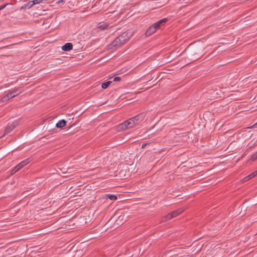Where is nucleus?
I'll use <instances>...</instances> for the list:
<instances>
[{"mask_svg": "<svg viewBox=\"0 0 257 257\" xmlns=\"http://www.w3.org/2000/svg\"><path fill=\"white\" fill-rule=\"evenodd\" d=\"M133 32L131 31H126L122 33L121 35H119L117 38L119 40L120 44L122 45L127 41H128L132 36Z\"/></svg>", "mask_w": 257, "mask_h": 257, "instance_id": "f257e3e1", "label": "nucleus"}, {"mask_svg": "<svg viewBox=\"0 0 257 257\" xmlns=\"http://www.w3.org/2000/svg\"><path fill=\"white\" fill-rule=\"evenodd\" d=\"M32 161V159L30 158H27L24 161L20 162L19 164H18L12 171V174H14L16 173L17 172L19 171L20 169H21L22 168H23L24 166L28 164L31 161Z\"/></svg>", "mask_w": 257, "mask_h": 257, "instance_id": "f03ea898", "label": "nucleus"}, {"mask_svg": "<svg viewBox=\"0 0 257 257\" xmlns=\"http://www.w3.org/2000/svg\"><path fill=\"white\" fill-rule=\"evenodd\" d=\"M135 126L134 122L133 121V119L131 118L128 119V120L124 121L123 122L120 124L118 126L119 129L121 130H126L128 128H132Z\"/></svg>", "mask_w": 257, "mask_h": 257, "instance_id": "7ed1b4c3", "label": "nucleus"}, {"mask_svg": "<svg viewBox=\"0 0 257 257\" xmlns=\"http://www.w3.org/2000/svg\"><path fill=\"white\" fill-rule=\"evenodd\" d=\"M183 210L181 208H179L176 210L173 211L172 212L169 213L165 217V220H168L171 219V218H173L174 217H175L179 215L180 213H181L183 212Z\"/></svg>", "mask_w": 257, "mask_h": 257, "instance_id": "20e7f679", "label": "nucleus"}, {"mask_svg": "<svg viewBox=\"0 0 257 257\" xmlns=\"http://www.w3.org/2000/svg\"><path fill=\"white\" fill-rule=\"evenodd\" d=\"M145 117L146 113H141L133 117H132L131 118L133 119V121L134 122V124L135 125L142 121L145 119Z\"/></svg>", "mask_w": 257, "mask_h": 257, "instance_id": "39448f33", "label": "nucleus"}, {"mask_svg": "<svg viewBox=\"0 0 257 257\" xmlns=\"http://www.w3.org/2000/svg\"><path fill=\"white\" fill-rule=\"evenodd\" d=\"M19 125V123L17 121L13 122L12 123H9L6 130H5V134H9L10 133L12 130H13L14 128H15L18 125Z\"/></svg>", "mask_w": 257, "mask_h": 257, "instance_id": "423d86ee", "label": "nucleus"}, {"mask_svg": "<svg viewBox=\"0 0 257 257\" xmlns=\"http://www.w3.org/2000/svg\"><path fill=\"white\" fill-rule=\"evenodd\" d=\"M121 46L119 40L116 38L110 44L108 45L109 49H116Z\"/></svg>", "mask_w": 257, "mask_h": 257, "instance_id": "0eeeda50", "label": "nucleus"}, {"mask_svg": "<svg viewBox=\"0 0 257 257\" xmlns=\"http://www.w3.org/2000/svg\"><path fill=\"white\" fill-rule=\"evenodd\" d=\"M158 29L156 27L152 25L146 31L145 33L146 37L149 36L154 34Z\"/></svg>", "mask_w": 257, "mask_h": 257, "instance_id": "6e6552de", "label": "nucleus"}, {"mask_svg": "<svg viewBox=\"0 0 257 257\" xmlns=\"http://www.w3.org/2000/svg\"><path fill=\"white\" fill-rule=\"evenodd\" d=\"M168 19L167 18H164L155 23L153 25L155 26L157 29H158L161 25H164L166 22H168Z\"/></svg>", "mask_w": 257, "mask_h": 257, "instance_id": "1a4fd4ad", "label": "nucleus"}, {"mask_svg": "<svg viewBox=\"0 0 257 257\" xmlns=\"http://www.w3.org/2000/svg\"><path fill=\"white\" fill-rule=\"evenodd\" d=\"M73 49V45L71 43H67L62 47V49L64 51H69Z\"/></svg>", "mask_w": 257, "mask_h": 257, "instance_id": "9d476101", "label": "nucleus"}, {"mask_svg": "<svg viewBox=\"0 0 257 257\" xmlns=\"http://www.w3.org/2000/svg\"><path fill=\"white\" fill-rule=\"evenodd\" d=\"M16 96V94H13V93H12L11 92H10L9 93H8L7 94L5 95L2 98V100L3 101H6L7 100H9L11 98H12L15 97Z\"/></svg>", "mask_w": 257, "mask_h": 257, "instance_id": "9b49d317", "label": "nucleus"}, {"mask_svg": "<svg viewBox=\"0 0 257 257\" xmlns=\"http://www.w3.org/2000/svg\"><path fill=\"white\" fill-rule=\"evenodd\" d=\"M108 27L109 25L106 23L102 22L99 23L98 25V28L101 30H107Z\"/></svg>", "mask_w": 257, "mask_h": 257, "instance_id": "f8f14e48", "label": "nucleus"}, {"mask_svg": "<svg viewBox=\"0 0 257 257\" xmlns=\"http://www.w3.org/2000/svg\"><path fill=\"white\" fill-rule=\"evenodd\" d=\"M66 121L64 119H62L58 121V122L56 124V126L57 128H62L66 125Z\"/></svg>", "mask_w": 257, "mask_h": 257, "instance_id": "ddd939ff", "label": "nucleus"}, {"mask_svg": "<svg viewBox=\"0 0 257 257\" xmlns=\"http://www.w3.org/2000/svg\"><path fill=\"white\" fill-rule=\"evenodd\" d=\"M32 6H33V5L32 4V1H30L28 3H27L26 4H25V5H24L23 6H22L20 8V10H22L26 9H30Z\"/></svg>", "mask_w": 257, "mask_h": 257, "instance_id": "4468645a", "label": "nucleus"}, {"mask_svg": "<svg viewBox=\"0 0 257 257\" xmlns=\"http://www.w3.org/2000/svg\"><path fill=\"white\" fill-rule=\"evenodd\" d=\"M256 175H257V171H255L252 172V173H251L250 174H249V175H248L247 176H246L245 178H244V180L245 181L248 180L253 178L254 177H255Z\"/></svg>", "mask_w": 257, "mask_h": 257, "instance_id": "2eb2a0df", "label": "nucleus"}, {"mask_svg": "<svg viewBox=\"0 0 257 257\" xmlns=\"http://www.w3.org/2000/svg\"><path fill=\"white\" fill-rule=\"evenodd\" d=\"M105 198H109L111 200H115L117 199V196L113 194H106Z\"/></svg>", "mask_w": 257, "mask_h": 257, "instance_id": "dca6fc26", "label": "nucleus"}, {"mask_svg": "<svg viewBox=\"0 0 257 257\" xmlns=\"http://www.w3.org/2000/svg\"><path fill=\"white\" fill-rule=\"evenodd\" d=\"M111 81H110L103 82L101 84V87L103 89H106L108 87V86L111 84Z\"/></svg>", "mask_w": 257, "mask_h": 257, "instance_id": "f3484780", "label": "nucleus"}, {"mask_svg": "<svg viewBox=\"0 0 257 257\" xmlns=\"http://www.w3.org/2000/svg\"><path fill=\"white\" fill-rule=\"evenodd\" d=\"M257 159V151L254 153L251 156L250 160L252 161H255Z\"/></svg>", "mask_w": 257, "mask_h": 257, "instance_id": "a211bd4d", "label": "nucleus"}, {"mask_svg": "<svg viewBox=\"0 0 257 257\" xmlns=\"http://www.w3.org/2000/svg\"><path fill=\"white\" fill-rule=\"evenodd\" d=\"M19 90L18 89H14L13 91H11L13 94H16V96L18 95L20 92H19Z\"/></svg>", "mask_w": 257, "mask_h": 257, "instance_id": "6ab92c4d", "label": "nucleus"}, {"mask_svg": "<svg viewBox=\"0 0 257 257\" xmlns=\"http://www.w3.org/2000/svg\"><path fill=\"white\" fill-rule=\"evenodd\" d=\"M43 0H34L32 1L33 6L35 4H39L42 2Z\"/></svg>", "mask_w": 257, "mask_h": 257, "instance_id": "aec40b11", "label": "nucleus"}, {"mask_svg": "<svg viewBox=\"0 0 257 257\" xmlns=\"http://www.w3.org/2000/svg\"><path fill=\"white\" fill-rule=\"evenodd\" d=\"M121 78L119 77H115L113 79V81H118L120 80Z\"/></svg>", "mask_w": 257, "mask_h": 257, "instance_id": "412c9836", "label": "nucleus"}, {"mask_svg": "<svg viewBox=\"0 0 257 257\" xmlns=\"http://www.w3.org/2000/svg\"><path fill=\"white\" fill-rule=\"evenodd\" d=\"M149 144H150V143H144L142 144L141 148L144 149Z\"/></svg>", "mask_w": 257, "mask_h": 257, "instance_id": "4be33fe9", "label": "nucleus"}, {"mask_svg": "<svg viewBox=\"0 0 257 257\" xmlns=\"http://www.w3.org/2000/svg\"><path fill=\"white\" fill-rule=\"evenodd\" d=\"M7 4H6V5H3V6H0V11L4 9L7 6Z\"/></svg>", "mask_w": 257, "mask_h": 257, "instance_id": "5701e85b", "label": "nucleus"}, {"mask_svg": "<svg viewBox=\"0 0 257 257\" xmlns=\"http://www.w3.org/2000/svg\"><path fill=\"white\" fill-rule=\"evenodd\" d=\"M251 127H253V128H257V122L254 123L252 126Z\"/></svg>", "mask_w": 257, "mask_h": 257, "instance_id": "b1692460", "label": "nucleus"}]
</instances>
